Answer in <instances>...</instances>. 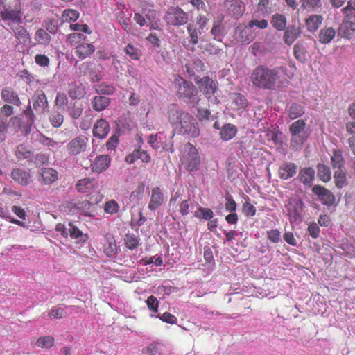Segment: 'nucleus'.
<instances>
[{"label": "nucleus", "mask_w": 355, "mask_h": 355, "mask_svg": "<svg viewBox=\"0 0 355 355\" xmlns=\"http://www.w3.org/2000/svg\"><path fill=\"white\" fill-rule=\"evenodd\" d=\"M331 162L333 168L336 170H341L344 166V158L340 150H334L331 156Z\"/></svg>", "instance_id": "obj_38"}, {"label": "nucleus", "mask_w": 355, "mask_h": 355, "mask_svg": "<svg viewBox=\"0 0 355 355\" xmlns=\"http://www.w3.org/2000/svg\"><path fill=\"white\" fill-rule=\"evenodd\" d=\"M111 158L106 155L96 157L90 164L91 171L93 173H100L107 170L110 166Z\"/></svg>", "instance_id": "obj_14"}, {"label": "nucleus", "mask_w": 355, "mask_h": 355, "mask_svg": "<svg viewBox=\"0 0 355 355\" xmlns=\"http://www.w3.org/2000/svg\"><path fill=\"white\" fill-rule=\"evenodd\" d=\"M69 94L71 98H81L86 94L85 87L83 84H72L70 85Z\"/></svg>", "instance_id": "obj_40"}, {"label": "nucleus", "mask_w": 355, "mask_h": 355, "mask_svg": "<svg viewBox=\"0 0 355 355\" xmlns=\"http://www.w3.org/2000/svg\"><path fill=\"white\" fill-rule=\"evenodd\" d=\"M289 130L291 135V147L295 150H300L309 135V132L306 130L305 121L302 119H299L293 122L291 125Z\"/></svg>", "instance_id": "obj_3"}, {"label": "nucleus", "mask_w": 355, "mask_h": 355, "mask_svg": "<svg viewBox=\"0 0 355 355\" xmlns=\"http://www.w3.org/2000/svg\"><path fill=\"white\" fill-rule=\"evenodd\" d=\"M68 234H69L71 239H76V243L85 242L88 239L87 234H83L82 231L71 223L68 224Z\"/></svg>", "instance_id": "obj_33"}, {"label": "nucleus", "mask_w": 355, "mask_h": 355, "mask_svg": "<svg viewBox=\"0 0 355 355\" xmlns=\"http://www.w3.org/2000/svg\"><path fill=\"white\" fill-rule=\"evenodd\" d=\"M336 30L332 27L323 28L319 32L318 40L324 44H329L336 37Z\"/></svg>", "instance_id": "obj_31"}, {"label": "nucleus", "mask_w": 355, "mask_h": 355, "mask_svg": "<svg viewBox=\"0 0 355 355\" xmlns=\"http://www.w3.org/2000/svg\"><path fill=\"white\" fill-rule=\"evenodd\" d=\"M287 69L285 66L268 68L263 65L256 67L251 74V81L254 86L261 89L277 90L286 82Z\"/></svg>", "instance_id": "obj_1"}, {"label": "nucleus", "mask_w": 355, "mask_h": 355, "mask_svg": "<svg viewBox=\"0 0 355 355\" xmlns=\"http://www.w3.org/2000/svg\"><path fill=\"white\" fill-rule=\"evenodd\" d=\"M147 45L153 49H155L160 46V39L155 33H150L149 35L146 38Z\"/></svg>", "instance_id": "obj_58"}, {"label": "nucleus", "mask_w": 355, "mask_h": 355, "mask_svg": "<svg viewBox=\"0 0 355 355\" xmlns=\"http://www.w3.org/2000/svg\"><path fill=\"white\" fill-rule=\"evenodd\" d=\"M85 38L84 35L80 33H73L67 35L66 42L71 46L77 44L80 40Z\"/></svg>", "instance_id": "obj_60"}, {"label": "nucleus", "mask_w": 355, "mask_h": 355, "mask_svg": "<svg viewBox=\"0 0 355 355\" xmlns=\"http://www.w3.org/2000/svg\"><path fill=\"white\" fill-rule=\"evenodd\" d=\"M294 55L300 62H304L306 60V52L302 44L297 43L293 47Z\"/></svg>", "instance_id": "obj_53"}, {"label": "nucleus", "mask_w": 355, "mask_h": 355, "mask_svg": "<svg viewBox=\"0 0 355 355\" xmlns=\"http://www.w3.org/2000/svg\"><path fill=\"white\" fill-rule=\"evenodd\" d=\"M1 96L6 103L17 106L21 104V101L17 94L10 87L3 88L1 91Z\"/></svg>", "instance_id": "obj_28"}, {"label": "nucleus", "mask_w": 355, "mask_h": 355, "mask_svg": "<svg viewBox=\"0 0 355 355\" xmlns=\"http://www.w3.org/2000/svg\"><path fill=\"white\" fill-rule=\"evenodd\" d=\"M21 24H16L15 25L10 24V23H8V26L10 27L12 29L14 35L17 39H25L28 38L29 34L27 31V30L22 26L20 25Z\"/></svg>", "instance_id": "obj_43"}, {"label": "nucleus", "mask_w": 355, "mask_h": 355, "mask_svg": "<svg viewBox=\"0 0 355 355\" xmlns=\"http://www.w3.org/2000/svg\"><path fill=\"white\" fill-rule=\"evenodd\" d=\"M323 17L320 15H311L306 19V28L309 32L314 33L321 26Z\"/></svg>", "instance_id": "obj_27"}, {"label": "nucleus", "mask_w": 355, "mask_h": 355, "mask_svg": "<svg viewBox=\"0 0 355 355\" xmlns=\"http://www.w3.org/2000/svg\"><path fill=\"white\" fill-rule=\"evenodd\" d=\"M140 7L141 12L143 15H144L146 21L148 22L159 18L158 12L155 9H153V6L152 5L141 2Z\"/></svg>", "instance_id": "obj_32"}, {"label": "nucleus", "mask_w": 355, "mask_h": 355, "mask_svg": "<svg viewBox=\"0 0 355 355\" xmlns=\"http://www.w3.org/2000/svg\"><path fill=\"white\" fill-rule=\"evenodd\" d=\"M237 132V128L235 125L227 123L223 125L220 130V138L223 141H229L232 139Z\"/></svg>", "instance_id": "obj_36"}, {"label": "nucleus", "mask_w": 355, "mask_h": 355, "mask_svg": "<svg viewBox=\"0 0 355 355\" xmlns=\"http://www.w3.org/2000/svg\"><path fill=\"white\" fill-rule=\"evenodd\" d=\"M342 11L345 15V20L355 23V8L345 7Z\"/></svg>", "instance_id": "obj_64"}, {"label": "nucleus", "mask_w": 355, "mask_h": 355, "mask_svg": "<svg viewBox=\"0 0 355 355\" xmlns=\"http://www.w3.org/2000/svg\"><path fill=\"white\" fill-rule=\"evenodd\" d=\"M93 205L89 201L84 200L78 202H70V211L73 214L80 213L84 216H90L92 214Z\"/></svg>", "instance_id": "obj_18"}, {"label": "nucleus", "mask_w": 355, "mask_h": 355, "mask_svg": "<svg viewBox=\"0 0 355 355\" xmlns=\"http://www.w3.org/2000/svg\"><path fill=\"white\" fill-rule=\"evenodd\" d=\"M32 102L35 110L44 112L48 107L47 98L43 91L36 92L32 97Z\"/></svg>", "instance_id": "obj_23"}, {"label": "nucleus", "mask_w": 355, "mask_h": 355, "mask_svg": "<svg viewBox=\"0 0 355 355\" xmlns=\"http://www.w3.org/2000/svg\"><path fill=\"white\" fill-rule=\"evenodd\" d=\"M35 139L40 142V144L46 146H48L51 149H57L60 146L58 142L44 136V135L40 132L36 133L35 136Z\"/></svg>", "instance_id": "obj_41"}, {"label": "nucleus", "mask_w": 355, "mask_h": 355, "mask_svg": "<svg viewBox=\"0 0 355 355\" xmlns=\"http://www.w3.org/2000/svg\"><path fill=\"white\" fill-rule=\"evenodd\" d=\"M168 25L180 26L189 21V15L180 7H171L166 12L164 17Z\"/></svg>", "instance_id": "obj_7"}, {"label": "nucleus", "mask_w": 355, "mask_h": 355, "mask_svg": "<svg viewBox=\"0 0 355 355\" xmlns=\"http://www.w3.org/2000/svg\"><path fill=\"white\" fill-rule=\"evenodd\" d=\"M79 17V12L73 9H66L62 15V22H71L76 21Z\"/></svg>", "instance_id": "obj_50"}, {"label": "nucleus", "mask_w": 355, "mask_h": 355, "mask_svg": "<svg viewBox=\"0 0 355 355\" xmlns=\"http://www.w3.org/2000/svg\"><path fill=\"white\" fill-rule=\"evenodd\" d=\"M160 343H153L144 349L143 352L148 355H156L160 350Z\"/></svg>", "instance_id": "obj_63"}, {"label": "nucleus", "mask_w": 355, "mask_h": 355, "mask_svg": "<svg viewBox=\"0 0 355 355\" xmlns=\"http://www.w3.org/2000/svg\"><path fill=\"white\" fill-rule=\"evenodd\" d=\"M234 37L235 39L242 44H248L254 38V35L251 31V28L249 27V25L244 28H236Z\"/></svg>", "instance_id": "obj_19"}, {"label": "nucleus", "mask_w": 355, "mask_h": 355, "mask_svg": "<svg viewBox=\"0 0 355 355\" xmlns=\"http://www.w3.org/2000/svg\"><path fill=\"white\" fill-rule=\"evenodd\" d=\"M200 91L205 94L207 98L211 103H216L218 102L215 93L218 89L216 83L210 78L205 76L202 78L198 82Z\"/></svg>", "instance_id": "obj_8"}, {"label": "nucleus", "mask_w": 355, "mask_h": 355, "mask_svg": "<svg viewBox=\"0 0 355 355\" xmlns=\"http://www.w3.org/2000/svg\"><path fill=\"white\" fill-rule=\"evenodd\" d=\"M35 40L39 44L47 46L50 44L51 37L50 35L43 28H39L35 34Z\"/></svg>", "instance_id": "obj_42"}, {"label": "nucleus", "mask_w": 355, "mask_h": 355, "mask_svg": "<svg viewBox=\"0 0 355 355\" xmlns=\"http://www.w3.org/2000/svg\"><path fill=\"white\" fill-rule=\"evenodd\" d=\"M188 37L184 42V46L189 51L194 52L196 51L195 46L199 42V37L202 32L198 30L197 27L193 24H189L187 26Z\"/></svg>", "instance_id": "obj_11"}, {"label": "nucleus", "mask_w": 355, "mask_h": 355, "mask_svg": "<svg viewBox=\"0 0 355 355\" xmlns=\"http://www.w3.org/2000/svg\"><path fill=\"white\" fill-rule=\"evenodd\" d=\"M167 114L169 122L175 126L178 134L188 139L196 138L200 135V128L196 119L180 108L178 105H168Z\"/></svg>", "instance_id": "obj_2"}, {"label": "nucleus", "mask_w": 355, "mask_h": 355, "mask_svg": "<svg viewBox=\"0 0 355 355\" xmlns=\"http://www.w3.org/2000/svg\"><path fill=\"white\" fill-rule=\"evenodd\" d=\"M54 343V338L51 336H44L40 338L36 343V345L41 348L51 347Z\"/></svg>", "instance_id": "obj_59"}, {"label": "nucleus", "mask_w": 355, "mask_h": 355, "mask_svg": "<svg viewBox=\"0 0 355 355\" xmlns=\"http://www.w3.org/2000/svg\"><path fill=\"white\" fill-rule=\"evenodd\" d=\"M284 31L283 40L288 46L293 44L301 35L300 28L295 25L289 26Z\"/></svg>", "instance_id": "obj_21"}, {"label": "nucleus", "mask_w": 355, "mask_h": 355, "mask_svg": "<svg viewBox=\"0 0 355 355\" xmlns=\"http://www.w3.org/2000/svg\"><path fill=\"white\" fill-rule=\"evenodd\" d=\"M117 251V245L114 238L110 234H107L105 237L104 252L107 257H112L116 254Z\"/></svg>", "instance_id": "obj_29"}, {"label": "nucleus", "mask_w": 355, "mask_h": 355, "mask_svg": "<svg viewBox=\"0 0 355 355\" xmlns=\"http://www.w3.org/2000/svg\"><path fill=\"white\" fill-rule=\"evenodd\" d=\"M119 205L114 200H110L104 204V211L110 215L115 214L119 211Z\"/></svg>", "instance_id": "obj_51"}, {"label": "nucleus", "mask_w": 355, "mask_h": 355, "mask_svg": "<svg viewBox=\"0 0 355 355\" xmlns=\"http://www.w3.org/2000/svg\"><path fill=\"white\" fill-rule=\"evenodd\" d=\"M194 216L198 218L205 219L206 220H210L214 217V212L211 209H210L209 208H205V207H200L194 212Z\"/></svg>", "instance_id": "obj_48"}, {"label": "nucleus", "mask_w": 355, "mask_h": 355, "mask_svg": "<svg viewBox=\"0 0 355 355\" xmlns=\"http://www.w3.org/2000/svg\"><path fill=\"white\" fill-rule=\"evenodd\" d=\"M243 212L245 216L252 217L256 214V207L250 203V198H248L243 204Z\"/></svg>", "instance_id": "obj_62"}, {"label": "nucleus", "mask_w": 355, "mask_h": 355, "mask_svg": "<svg viewBox=\"0 0 355 355\" xmlns=\"http://www.w3.org/2000/svg\"><path fill=\"white\" fill-rule=\"evenodd\" d=\"M270 23L277 31H284L286 28L287 19L284 15L275 13L272 16Z\"/></svg>", "instance_id": "obj_34"}, {"label": "nucleus", "mask_w": 355, "mask_h": 355, "mask_svg": "<svg viewBox=\"0 0 355 355\" xmlns=\"http://www.w3.org/2000/svg\"><path fill=\"white\" fill-rule=\"evenodd\" d=\"M124 51L126 55L135 60H138L141 55V50L132 44H127L124 48Z\"/></svg>", "instance_id": "obj_49"}, {"label": "nucleus", "mask_w": 355, "mask_h": 355, "mask_svg": "<svg viewBox=\"0 0 355 355\" xmlns=\"http://www.w3.org/2000/svg\"><path fill=\"white\" fill-rule=\"evenodd\" d=\"M95 90L101 94L112 95L115 92L116 88L112 84L103 83L96 85Z\"/></svg>", "instance_id": "obj_47"}, {"label": "nucleus", "mask_w": 355, "mask_h": 355, "mask_svg": "<svg viewBox=\"0 0 355 355\" xmlns=\"http://www.w3.org/2000/svg\"><path fill=\"white\" fill-rule=\"evenodd\" d=\"M304 207V203L298 196L289 198L286 208L291 223L297 224L302 221Z\"/></svg>", "instance_id": "obj_5"}, {"label": "nucleus", "mask_w": 355, "mask_h": 355, "mask_svg": "<svg viewBox=\"0 0 355 355\" xmlns=\"http://www.w3.org/2000/svg\"><path fill=\"white\" fill-rule=\"evenodd\" d=\"M297 166L293 162H284L278 170L280 179L286 180L293 178L297 173Z\"/></svg>", "instance_id": "obj_20"}, {"label": "nucleus", "mask_w": 355, "mask_h": 355, "mask_svg": "<svg viewBox=\"0 0 355 355\" xmlns=\"http://www.w3.org/2000/svg\"><path fill=\"white\" fill-rule=\"evenodd\" d=\"M334 179L336 185L338 188H342L345 184V173L343 169L336 170L334 172Z\"/></svg>", "instance_id": "obj_56"}, {"label": "nucleus", "mask_w": 355, "mask_h": 355, "mask_svg": "<svg viewBox=\"0 0 355 355\" xmlns=\"http://www.w3.org/2000/svg\"><path fill=\"white\" fill-rule=\"evenodd\" d=\"M223 15H218L214 19L212 28L211 29V34L213 35L214 39L218 42L222 41V39L225 34V26L223 24Z\"/></svg>", "instance_id": "obj_15"}, {"label": "nucleus", "mask_w": 355, "mask_h": 355, "mask_svg": "<svg viewBox=\"0 0 355 355\" xmlns=\"http://www.w3.org/2000/svg\"><path fill=\"white\" fill-rule=\"evenodd\" d=\"M92 103L96 111H102L110 105V99L108 97L96 96L93 98Z\"/></svg>", "instance_id": "obj_37"}, {"label": "nucleus", "mask_w": 355, "mask_h": 355, "mask_svg": "<svg viewBox=\"0 0 355 355\" xmlns=\"http://www.w3.org/2000/svg\"><path fill=\"white\" fill-rule=\"evenodd\" d=\"M338 35L345 38H349L355 35V23L344 19L338 28Z\"/></svg>", "instance_id": "obj_30"}, {"label": "nucleus", "mask_w": 355, "mask_h": 355, "mask_svg": "<svg viewBox=\"0 0 355 355\" xmlns=\"http://www.w3.org/2000/svg\"><path fill=\"white\" fill-rule=\"evenodd\" d=\"M109 123L103 119L98 120L93 128L94 136L99 139L105 138L109 133Z\"/></svg>", "instance_id": "obj_24"}, {"label": "nucleus", "mask_w": 355, "mask_h": 355, "mask_svg": "<svg viewBox=\"0 0 355 355\" xmlns=\"http://www.w3.org/2000/svg\"><path fill=\"white\" fill-rule=\"evenodd\" d=\"M303 9H317L321 6V0H301Z\"/></svg>", "instance_id": "obj_61"}, {"label": "nucleus", "mask_w": 355, "mask_h": 355, "mask_svg": "<svg viewBox=\"0 0 355 355\" xmlns=\"http://www.w3.org/2000/svg\"><path fill=\"white\" fill-rule=\"evenodd\" d=\"M67 315V312L62 307H53L49 312L48 315L50 318L60 319Z\"/></svg>", "instance_id": "obj_57"}, {"label": "nucleus", "mask_w": 355, "mask_h": 355, "mask_svg": "<svg viewBox=\"0 0 355 355\" xmlns=\"http://www.w3.org/2000/svg\"><path fill=\"white\" fill-rule=\"evenodd\" d=\"M315 171L311 167L302 168L298 175L300 182L306 187H311L315 179Z\"/></svg>", "instance_id": "obj_25"}, {"label": "nucleus", "mask_w": 355, "mask_h": 355, "mask_svg": "<svg viewBox=\"0 0 355 355\" xmlns=\"http://www.w3.org/2000/svg\"><path fill=\"white\" fill-rule=\"evenodd\" d=\"M125 246L129 250H134L141 245L140 238L134 234H127L125 237Z\"/></svg>", "instance_id": "obj_45"}, {"label": "nucleus", "mask_w": 355, "mask_h": 355, "mask_svg": "<svg viewBox=\"0 0 355 355\" xmlns=\"http://www.w3.org/2000/svg\"><path fill=\"white\" fill-rule=\"evenodd\" d=\"M178 93L180 98L185 99L187 103L194 105L199 99L195 86L182 78L178 80Z\"/></svg>", "instance_id": "obj_6"}, {"label": "nucleus", "mask_w": 355, "mask_h": 355, "mask_svg": "<svg viewBox=\"0 0 355 355\" xmlns=\"http://www.w3.org/2000/svg\"><path fill=\"white\" fill-rule=\"evenodd\" d=\"M144 189H145L144 184L142 182L139 183V185L137 186V189L131 193V194L130 196V200L131 201H138V200L142 199V198L144 196Z\"/></svg>", "instance_id": "obj_55"}, {"label": "nucleus", "mask_w": 355, "mask_h": 355, "mask_svg": "<svg viewBox=\"0 0 355 355\" xmlns=\"http://www.w3.org/2000/svg\"><path fill=\"white\" fill-rule=\"evenodd\" d=\"M1 20L8 25V23L10 24H21V12L17 9L6 8L1 12Z\"/></svg>", "instance_id": "obj_16"}, {"label": "nucleus", "mask_w": 355, "mask_h": 355, "mask_svg": "<svg viewBox=\"0 0 355 355\" xmlns=\"http://www.w3.org/2000/svg\"><path fill=\"white\" fill-rule=\"evenodd\" d=\"M11 177L14 181L21 185H27L31 182L29 173L21 168L13 169L11 172Z\"/></svg>", "instance_id": "obj_26"}, {"label": "nucleus", "mask_w": 355, "mask_h": 355, "mask_svg": "<svg viewBox=\"0 0 355 355\" xmlns=\"http://www.w3.org/2000/svg\"><path fill=\"white\" fill-rule=\"evenodd\" d=\"M83 105L75 102L73 105L68 108V113L74 119H78L83 113Z\"/></svg>", "instance_id": "obj_54"}, {"label": "nucleus", "mask_w": 355, "mask_h": 355, "mask_svg": "<svg viewBox=\"0 0 355 355\" xmlns=\"http://www.w3.org/2000/svg\"><path fill=\"white\" fill-rule=\"evenodd\" d=\"M166 201V198L161 189L155 187L152 189L150 200L148 205V209L155 211L160 207Z\"/></svg>", "instance_id": "obj_12"}, {"label": "nucleus", "mask_w": 355, "mask_h": 355, "mask_svg": "<svg viewBox=\"0 0 355 355\" xmlns=\"http://www.w3.org/2000/svg\"><path fill=\"white\" fill-rule=\"evenodd\" d=\"M38 173L39 181L43 184H50L58 179V172L51 168H42Z\"/></svg>", "instance_id": "obj_22"}, {"label": "nucleus", "mask_w": 355, "mask_h": 355, "mask_svg": "<svg viewBox=\"0 0 355 355\" xmlns=\"http://www.w3.org/2000/svg\"><path fill=\"white\" fill-rule=\"evenodd\" d=\"M224 6L227 15L234 19L241 18L245 11V5L241 0H226Z\"/></svg>", "instance_id": "obj_9"}, {"label": "nucleus", "mask_w": 355, "mask_h": 355, "mask_svg": "<svg viewBox=\"0 0 355 355\" xmlns=\"http://www.w3.org/2000/svg\"><path fill=\"white\" fill-rule=\"evenodd\" d=\"M49 120L52 126L55 128H58L61 126V125L62 124L64 117L63 115L61 114L60 112L54 111L50 114L49 116Z\"/></svg>", "instance_id": "obj_52"}, {"label": "nucleus", "mask_w": 355, "mask_h": 355, "mask_svg": "<svg viewBox=\"0 0 355 355\" xmlns=\"http://www.w3.org/2000/svg\"><path fill=\"white\" fill-rule=\"evenodd\" d=\"M312 191L316 195L318 199L324 204L328 206L332 205L335 201V197L333 193L320 185H315Z\"/></svg>", "instance_id": "obj_13"}, {"label": "nucleus", "mask_w": 355, "mask_h": 355, "mask_svg": "<svg viewBox=\"0 0 355 355\" xmlns=\"http://www.w3.org/2000/svg\"><path fill=\"white\" fill-rule=\"evenodd\" d=\"M98 188V182L94 178H83L79 180L76 184V189L79 193L89 194Z\"/></svg>", "instance_id": "obj_17"}, {"label": "nucleus", "mask_w": 355, "mask_h": 355, "mask_svg": "<svg viewBox=\"0 0 355 355\" xmlns=\"http://www.w3.org/2000/svg\"><path fill=\"white\" fill-rule=\"evenodd\" d=\"M304 113V107L297 103H293L288 109V116L292 120L301 116Z\"/></svg>", "instance_id": "obj_44"}, {"label": "nucleus", "mask_w": 355, "mask_h": 355, "mask_svg": "<svg viewBox=\"0 0 355 355\" xmlns=\"http://www.w3.org/2000/svg\"><path fill=\"white\" fill-rule=\"evenodd\" d=\"M88 138L85 136H78L71 139L67 145V150L70 155H77L85 151L87 147Z\"/></svg>", "instance_id": "obj_10"}, {"label": "nucleus", "mask_w": 355, "mask_h": 355, "mask_svg": "<svg viewBox=\"0 0 355 355\" xmlns=\"http://www.w3.org/2000/svg\"><path fill=\"white\" fill-rule=\"evenodd\" d=\"M318 176L323 182H327L331 180V173L330 168L322 164L317 166Z\"/></svg>", "instance_id": "obj_46"}, {"label": "nucleus", "mask_w": 355, "mask_h": 355, "mask_svg": "<svg viewBox=\"0 0 355 355\" xmlns=\"http://www.w3.org/2000/svg\"><path fill=\"white\" fill-rule=\"evenodd\" d=\"M94 51V47L92 44L83 43L78 45L76 48V55L81 59L90 55Z\"/></svg>", "instance_id": "obj_35"}, {"label": "nucleus", "mask_w": 355, "mask_h": 355, "mask_svg": "<svg viewBox=\"0 0 355 355\" xmlns=\"http://www.w3.org/2000/svg\"><path fill=\"white\" fill-rule=\"evenodd\" d=\"M200 157L196 148L191 143L184 144L182 150V164L187 171H193L198 168Z\"/></svg>", "instance_id": "obj_4"}, {"label": "nucleus", "mask_w": 355, "mask_h": 355, "mask_svg": "<svg viewBox=\"0 0 355 355\" xmlns=\"http://www.w3.org/2000/svg\"><path fill=\"white\" fill-rule=\"evenodd\" d=\"M16 157L18 159H27L31 162V159L33 158V152L28 146L21 144L17 148Z\"/></svg>", "instance_id": "obj_39"}]
</instances>
